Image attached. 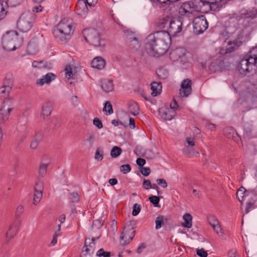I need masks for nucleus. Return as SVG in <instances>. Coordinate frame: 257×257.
I'll return each mask as SVG.
<instances>
[{"mask_svg": "<svg viewBox=\"0 0 257 257\" xmlns=\"http://www.w3.org/2000/svg\"><path fill=\"white\" fill-rule=\"evenodd\" d=\"M228 66V65L226 64L222 57L220 56L219 58L212 60L209 66V69L211 72L215 73L225 70Z\"/></svg>", "mask_w": 257, "mask_h": 257, "instance_id": "nucleus-11", "label": "nucleus"}, {"mask_svg": "<svg viewBox=\"0 0 257 257\" xmlns=\"http://www.w3.org/2000/svg\"><path fill=\"white\" fill-rule=\"evenodd\" d=\"M66 71V77L68 79L71 78L74 79V75L72 73V68L70 65L67 66L65 69Z\"/></svg>", "mask_w": 257, "mask_h": 257, "instance_id": "nucleus-51", "label": "nucleus"}, {"mask_svg": "<svg viewBox=\"0 0 257 257\" xmlns=\"http://www.w3.org/2000/svg\"><path fill=\"white\" fill-rule=\"evenodd\" d=\"M242 44V41L235 40L233 42L229 41L226 48L225 53H230L234 51L238 47Z\"/></svg>", "mask_w": 257, "mask_h": 257, "instance_id": "nucleus-29", "label": "nucleus"}, {"mask_svg": "<svg viewBox=\"0 0 257 257\" xmlns=\"http://www.w3.org/2000/svg\"><path fill=\"white\" fill-rule=\"evenodd\" d=\"M12 108L7 105L5 101L3 102L0 108V124L5 123L9 119Z\"/></svg>", "mask_w": 257, "mask_h": 257, "instance_id": "nucleus-18", "label": "nucleus"}, {"mask_svg": "<svg viewBox=\"0 0 257 257\" xmlns=\"http://www.w3.org/2000/svg\"><path fill=\"white\" fill-rule=\"evenodd\" d=\"M88 6L84 0L78 1L75 7V11L79 15H82L87 13Z\"/></svg>", "mask_w": 257, "mask_h": 257, "instance_id": "nucleus-25", "label": "nucleus"}, {"mask_svg": "<svg viewBox=\"0 0 257 257\" xmlns=\"http://www.w3.org/2000/svg\"><path fill=\"white\" fill-rule=\"evenodd\" d=\"M12 83L10 80H5L3 86L1 88L0 92V97L4 99V101H9L10 99H8L9 96V93L12 89Z\"/></svg>", "mask_w": 257, "mask_h": 257, "instance_id": "nucleus-19", "label": "nucleus"}, {"mask_svg": "<svg viewBox=\"0 0 257 257\" xmlns=\"http://www.w3.org/2000/svg\"><path fill=\"white\" fill-rule=\"evenodd\" d=\"M151 90L152 92L151 93V95L153 96H156L159 95L162 91V84L161 82H153L151 84Z\"/></svg>", "mask_w": 257, "mask_h": 257, "instance_id": "nucleus-30", "label": "nucleus"}, {"mask_svg": "<svg viewBox=\"0 0 257 257\" xmlns=\"http://www.w3.org/2000/svg\"><path fill=\"white\" fill-rule=\"evenodd\" d=\"M93 123L99 129L102 128L103 127L102 121L98 118H95L93 119Z\"/></svg>", "mask_w": 257, "mask_h": 257, "instance_id": "nucleus-58", "label": "nucleus"}, {"mask_svg": "<svg viewBox=\"0 0 257 257\" xmlns=\"http://www.w3.org/2000/svg\"><path fill=\"white\" fill-rule=\"evenodd\" d=\"M42 138L43 136L41 133L38 132L36 133L31 142L30 147L32 149H36L37 148L39 143L42 140Z\"/></svg>", "mask_w": 257, "mask_h": 257, "instance_id": "nucleus-32", "label": "nucleus"}, {"mask_svg": "<svg viewBox=\"0 0 257 257\" xmlns=\"http://www.w3.org/2000/svg\"><path fill=\"white\" fill-rule=\"evenodd\" d=\"M171 41V37L167 32L157 31L147 37L145 49L149 55L159 57L166 53Z\"/></svg>", "mask_w": 257, "mask_h": 257, "instance_id": "nucleus-1", "label": "nucleus"}, {"mask_svg": "<svg viewBox=\"0 0 257 257\" xmlns=\"http://www.w3.org/2000/svg\"><path fill=\"white\" fill-rule=\"evenodd\" d=\"M140 172L144 176H148L151 173V169L149 167H142Z\"/></svg>", "mask_w": 257, "mask_h": 257, "instance_id": "nucleus-57", "label": "nucleus"}, {"mask_svg": "<svg viewBox=\"0 0 257 257\" xmlns=\"http://www.w3.org/2000/svg\"><path fill=\"white\" fill-rule=\"evenodd\" d=\"M85 41L94 47L103 46V41L100 38L99 32L95 29H86L83 31Z\"/></svg>", "mask_w": 257, "mask_h": 257, "instance_id": "nucleus-5", "label": "nucleus"}, {"mask_svg": "<svg viewBox=\"0 0 257 257\" xmlns=\"http://www.w3.org/2000/svg\"><path fill=\"white\" fill-rule=\"evenodd\" d=\"M184 51L182 49H176L171 52L170 57L178 61L182 69H186L190 67V63Z\"/></svg>", "mask_w": 257, "mask_h": 257, "instance_id": "nucleus-7", "label": "nucleus"}, {"mask_svg": "<svg viewBox=\"0 0 257 257\" xmlns=\"http://www.w3.org/2000/svg\"><path fill=\"white\" fill-rule=\"evenodd\" d=\"M163 196H151L149 197V200L155 207H159V202L160 198H162Z\"/></svg>", "mask_w": 257, "mask_h": 257, "instance_id": "nucleus-44", "label": "nucleus"}, {"mask_svg": "<svg viewBox=\"0 0 257 257\" xmlns=\"http://www.w3.org/2000/svg\"><path fill=\"white\" fill-rule=\"evenodd\" d=\"M239 19L250 20L257 18V9L252 8L248 10H241L239 13Z\"/></svg>", "mask_w": 257, "mask_h": 257, "instance_id": "nucleus-20", "label": "nucleus"}, {"mask_svg": "<svg viewBox=\"0 0 257 257\" xmlns=\"http://www.w3.org/2000/svg\"><path fill=\"white\" fill-rule=\"evenodd\" d=\"M103 111L106 112L107 114H111L113 113V109L111 103L109 101H106L104 105Z\"/></svg>", "mask_w": 257, "mask_h": 257, "instance_id": "nucleus-46", "label": "nucleus"}, {"mask_svg": "<svg viewBox=\"0 0 257 257\" xmlns=\"http://www.w3.org/2000/svg\"><path fill=\"white\" fill-rule=\"evenodd\" d=\"M192 2H188L184 3L180 9V14L187 17L193 16V12L191 11L193 8V6L191 4Z\"/></svg>", "mask_w": 257, "mask_h": 257, "instance_id": "nucleus-21", "label": "nucleus"}, {"mask_svg": "<svg viewBox=\"0 0 257 257\" xmlns=\"http://www.w3.org/2000/svg\"><path fill=\"white\" fill-rule=\"evenodd\" d=\"M32 66L35 68L49 69L48 64L46 62L43 60L34 61L32 63Z\"/></svg>", "mask_w": 257, "mask_h": 257, "instance_id": "nucleus-37", "label": "nucleus"}, {"mask_svg": "<svg viewBox=\"0 0 257 257\" xmlns=\"http://www.w3.org/2000/svg\"><path fill=\"white\" fill-rule=\"evenodd\" d=\"M155 223V227L156 229H158L162 227L164 223V219L163 216L162 215L158 216L156 219Z\"/></svg>", "mask_w": 257, "mask_h": 257, "instance_id": "nucleus-45", "label": "nucleus"}, {"mask_svg": "<svg viewBox=\"0 0 257 257\" xmlns=\"http://www.w3.org/2000/svg\"><path fill=\"white\" fill-rule=\"evenodd\" d=\"M56 78L55 74L52 73H48L42 78L37 80L36 84L37 86H42L44 84H49L52 80Z\"/></svg>", "mask_w": 257, "mask_h": 257, "instance_id": "nucleus-24", "label": "nucleus"}, {"mask_svg": "<svg viewBox=\"0 0 257 257\" xmlns=\"http://www.w3.org/2000/svg\"><path fill=\"white\" fill-rule=\"evenodd\" d=\"M27 52L29 55H35L38 52V43L36 39H32L28 44Z\"/></svg>", "mask_w": 257, "mask_h": 257, "instance_id": "nucleus-26", "label": "nucleus"}, {"mask_svg": "<svg viewBox=\"0 0 257 257\" xmlns=\"http://www.w3.org/2000/svg\"><path fill=\"white\" fill-rule=\"evenodd\" d=\"M136 222L134 220L130 221L126 224L124 227V229L122 232H124L125 234L128 235L127 239H125L123 241H120V244L122 245H126L128 244L130 242L133 240L135 235Z\"/></svg>", "mask_w": 257, "mask_h": 257, "instance_id": "nucleus-10", "label": "nucleus"}, {"mask_svg": "<svg viewBox=\"0 0 257 257\" xmlns=\"http://www.w3.org/2000/svg\"><path fill=\"white\" fill-rule=\"evenodd\" d=\"M257 66V49H251L240 61L237 63V68L239 73L246 76L251 72Z\"/></svg>", "mask_w": 257, "mask_h": 257, "instance_id": "nucleus-3", "label": "nucleus"}, {"mask_svg": "<svg viewBox=\"0 0 257 257\" xmlns=\"http://www.w3.org/2000/svg\"><path fill=\"white\" fill-rule=\"evenodd\" d=\"M143 186L144 189L148 190L152 187V184L150 180L144 179L143 183Z\"/></svg>", "mask_w": 257, "mask_h": 257, "instance_id": "nucleus-60", "label": "nucleus"}, {"mask_svg": "<svg viewBox=\"0 0 257 257\" xmlns=\"http://www.w3.org/2000/svg\"><path fill=\"white\" fill-rule=\"evenodd\" d=\"M69 199L72 202H77L79 200V196L77 193L72 192L70 193Z\"/></svg>", "mask_w": 257, "mask_h": 257, "instance_id": "nucleus-54", "label": "nucleus"}, {"mask_svg": "<svg viewBox=\"0 0 257 257\" xmlns=\"http://www.w3.org/2000/svg\"><path fill=\"white\" fill-rule=\"evenodd\" d=\"M128 111L130 113L134 116L139 114V107L137 102L132 101L128 105Z\"/></svg>", "mask_w": 257, "mask_h": 257, "instance_id": "nucleus-34", "label": "nucleus"}, {"mask_svg": "<svg viewBox=\"0 0 257 257\" xmlns=\"http://www.w3.org/2000/svg\"><path fill=\"white\" fill-rule=\"evenodd\" d=\"M35 21L34 14L29 12L23 13L17 22V27L23 32L29 31Z\"/></svg>", "mask_w": 257, "mask_h": 257, "instance_id": "nucleus-6", "label": "nucleus"}, {"mask_svg": "<svg viewBox=\"0 0 257 257\" xmlns=\"http://www.w3.org/2000/svg\"><path fill=\"white\" fill-rule=\"evenodd\" d=\"M208 4L209 0H195L191 3L194 11L203 13H207Z\"/></svg>", "mask_w": 257, "mask_h": 257, "instance_id": "nucleus-16", "label": "nucleus"}, {"mask_svg": "<svg viewBox=\"0 0 257 257\" xmlns=\"http://www.w3.org/2000/svg\"><path fill=\"white\" fill-rule=\"evenodd\" d=\"M43 183L38 180L34 186V194L33 200V204L34 205H37L41 201L43 196Z\"/></svg>", "mask_w": 257, "mask_h": 257, "instance_id": "nucleus-14", "label": "nucleus"}, {"mask_svg": "<svg viewBox=\"0 0 257 257\" xmlns=\"http://www.w3.org/2000/svg\"><path fill=\"white\" fill-rule=\"evenodd\" d=\"M191 84L192 81L188 78L182 82L179 93L181 96L187 97L191 94L192 92Z\"/></svg>", "mask_w": 257, "mask_h": 257, "instance_id": "nucleus-17", "label": "nucleus"}, {"mask_svg": "<svg viewBox=\"0 0 257 257\" xmlns=\"http://www.w3.org/2000/svg\"><path fill=\"white\" fill-rule=\"evenodd\" d=\"M91 65L92 67L101 70L104 67L105 61L101 57H96L92 60Z\"/></svg>", "mask_w": 257, "mask_h": 257, "instance_id": "nucleus-28", "label": "nucleus"}, {"mask_svg": "<svg viewBox=\"0 0 257 257\" xmlns=\"http://www.w3.org/2000/svg\"><path fill=\"white\" fill-rule=\"evenodd\" d=\"M102 89L106 92L112 91L113 89V84L111 80H103L101 81Z\"/></svg>", "mask_w": 257, "mask_h": 257, "instance_id": "nucleus-31", "label": "nucleus"}, {"mask_svg": "<svg viewBox=\"0 0 257 257\" xmlns=\"http://www.w3.org/2000/svg\"><path fill=\"white\" fill-rule=\"evenodd\" d=\"M197 254L200 257H207L208 254L203 248L197 249L196 250Z\"/></svg>", "mask_w": 257, "mask_h": 257, "instance_id": "nucleus-59", "label": "nucleus"}, {"mask_svg": "<svg viewBox=\"0 0 257 257\" xmlns=\"http://www.w3.org/2000/svg\"><path fill=\"white\" fill-rule=\"evenodd\" d=\"M53 104L52 102L48 101L45 103L42 107L41 116L44 120H47L53 109Z\"/></svg>", "mask_w": 257, "mask_h": 257, "instance_id": "nucleus-22", "label": "nucleus"}, {"mask_svg": "<svg viewBox=\"0 0 257 257\" xmlns=\"http://www.w3.org/2000/svg\"><path fill=\"white\" fill-rule=\"evenodd\" d=\"M244 131L246 136L248 137L251 136L252 125L249 123H245L244 125Z\"/></svg>", "mask_w": 257, "mask_h": 257, "instance_id": "nucleus-48", "label": "nucleus"}, {"mask_svg": "<svg viewBox=\"0 0 257 257\" xmlns=\"http://www.w3.org/2000/svg\"><path fill=\"white\" fill-rule=\"evenodd\" d=\"M99 237L97 238H92L91 242L89 243V245H87V240H90V238H86L84 246L83 247H85V251L86 253L89 254H93L94 252L95 249V240L98 239Z\"/></svg>", "mask_w": 257, "mask_h": 257, "instance_id": "nucleus-27", "label": "nucleus"}, {"mask_svg": "<svg viewBox=\"0 0 257 257\" xmlns=\"http://www.w3.org/2000/svg\"><path fill=\"white\" fill-rule=\"evenodd\" d=\"M172 18L170 16H165L159 19L157 23V26L160 29H163L165 28L169 24L170 25V21H172Z\"/></svg>", "mask_w": 257, "mask_h": 257, "instance_id": "nucleus-33", "label": "nucleus"}, {"mask_svg": "<svg viewBox=\"0 0 257 257\" xmlns=\"http://www.w3.org/2000/svg\"><path fill=\"white\" fill-rule=\"evenodd\" d=\"M120 170L123 174H126L131 171V167L129 164L123 165L120 166Z\"/></svg>", "mask_w": 257, "mask_h": 257, "instance_id": "nucleus-56", "label": "nucleus"}, {"mask_svg": "<svg viewBox=\"0 0 257 257\" xmlns=\"http://www.w3.org/2000/svg\"><path fill=\"white\" fill-rule=\"evenodd\" d=\"M156 182L158 185H160L163 188H165L167 187V183L164 179H158Z\"/></svg>", "mask_w": 257, "mask_h": 257, "instance_id": "nucleus-61", "label": "nucleus"}, {"mask_svg": "<svg viewBox=\"0 0 257 257\" xmlns=\"http://www.w3.org/2000/svg\"><path fill=\"white\" fill-rule=\"evenodd\" d=\"M221 36L223 39L227 40L230 37V33L225 29L222 32Z\"/></svg>", "mask_w": 257, "mask_h": 257, "instance_id": "nucleus-64", "label": "nucleus"}, {"mask_svg": "<svg viewBox=\"0 0 257 257\" xmlns=\"http://www.w3.org/2000/svg\"><path fill=\"white\" fill-rule=\"evenodd\" d=\"M182 21L176 18H172L170 22L168 31H167L171 35L175 36L177 33H180L182 30Z\"/></svg>", "mask_w": 257, "mask_h": 257, "instance_id": "nucleus-13", "label": "nucleus"}, {"mask_svg": "<svg viewBox=\"0 0 257 257\" xmlns=\"http://www.w3.org/2000/svg\"><path fill=\"white\" fill-rule=\"evenodd\" d=\"M122 153L121 149L117 146L113 147L110 152V155L112 158H115L118 157Z\"/></svg>", "mask_w": 257, "mask_h": 257, "instance_id": "nucleus-43", "label": "nucleus"}, {"mask_svg": "<svg viewBox=\"0 0 257 257\" xmlns=\"http://www.w3.org/2000/svg\"><path fill=\"white\" fill-rule=\"evenodd\" d=\"M73 31L74 29L71 22L68 19H64L54 28L53 34L58 43L64 44L70 39Z\"/></svg>", "mask_w": 257, "mask_h": 257, "instance_id": "nucleus-2", "label": "nucleus"}, {"mask_svg": "<svg viewBox=\"0 0 257 257\" xmlns=\"http://www.w3.org/2000/svg\"><path fill=\"white\" fill-rule=\"evenodd\" d=\"M103 151L100 148H97L95 154L94 158L98 161H100L103 159Z\"/></svg>", "mask_w": 257, "mask_h": 257, "instance_id": "nucleus-50", "label": "nucleus"}, {"mask_svg": "<svg viewBox=\"0 0 257 257\" xmlns=\"http://www.w3.org/2000/svg\"><path fill=\"white\" fill-rule=\"evenodd\" d=\"M188 145L183 150V154L187 156H197L199 155L197 151L192 149V147L195 145V141L194 138L188 137L186 140Z\"/></svg>", "mask_w": 257, "mask_h": 257, "instance_id": "nucleus-15", "label": "nucleus"}, {"mask_svg": "<svg viewBox=\"0 0 257 257\" xmlns=\"http://www.w3.org/2000/svg\"><path fill=\"white\" fill-rule=\"evenodd\" d=\"M21 225V220L16 219L9 226L6 233V242L8 243L18 233Z\"/></svg>", "mask_w": 257, "mask_h": 257, "instance_id": "nucleus-12", "label": "nucleus"}, {"mask_svg": "<svg viewBox=\"0 0 257 257\" xmlns=\"http://www.w3.org/2000/svg\"><path fill=\"white\" fill-rule=\"evenodd\" d=\"M96 255L99 257H110L111 252L105 251L103 248H100L97 251Z\"/></svg>", "mask_w": 257, "mask_h": 257, "instance_id": "nucleus-49", "label": "nucleus"}, {"mask_svg": "<svg viewBox=\"0 0 257 257\" xmlns=\"http://www.w3.org/2000/svg\"><path fill=\"white\" fill-rule=\"evenodd\" d=\"M208 6L207 7V12L209 11L214 12L219 11L226 4V2H222L219 0H209Z\"/></svg>", "mask_w": 257, "mask_h": 257, "instance_id": "nucleus-23", "label": "nucleus"}, {"mask_svg": "<svg viewBox=\"0 0 257 257\" xmlns=\"http://www.w3.org/2000/svg\"><path fill=\"white\" fill-rule=\"evenodd\" d=\"M224 135H226V137L228 139H234V135H237V134L235 132V130L231 127H227L223 131Z\"/></svg>", "mask_w": 257, "mask_h": 257, "instance_id": "nucleus-40", "label": "nucleus"}, {"mask_svg": "<svg viewBox=\"0 0 257 257\" xmlns=\"http://www.w3.org/2000/svg\"><path fill=\"white\" fill-rule=\"evenodd\" d=\"M126 43L130 49L134 51L137 50L140 47V44L137 38Z\"/></svg>", "mask_w": 257, "mask_h": 257, "instance_id": "nucleus-42", "label": "nucleus"}, {"mask_svg": "<svg viewBox=\"0 0 257 257\" xmlns=\"http://www.w3.org/2000/svg\"><path fill=\"white\" fill-rule=\"evenodd\" d=\"M141 210V206L137 203H135L133 205L132 215L133 216H137V215L139 214Z\"/></svg>", "mask_w": 257, "mask_h": 257, "instance_id": "nucleus-55", "label": "nucleus"}, {"mask_svg": "<svg viewBox=\"0 0 257 257\" xmlns=\"http://www.w3.org/2000/svg\"><path fill=\"white\" fill-rule=\"evenodd\" d=\"M21 43L18 33L15 31L7 32L2 39L3 48L7 51L15 50L20 47Z\"/></svg>", "mask_w": 257, "mask_h": 257, "instance_id": "nucleus-4", "label": "nucleus"}, {"mask_svg": "<svg viewBox=\"0 0 257 257\" xmlns=\"http://www.w3.org/2000/svg\"><path fill=\"white\" fill-rule=\"evenodd\" d=\"M193 31L197 35L202 33L208 27V22L204 15L195 18L193 21Z\"/></svg>", "mask_w": 257, "mask_h": 257, "instance_id": "nucleus-9", "label": "nucleus"}, {"mask_svg": "<svg viewBox=\"0 0 257 257\" xmlns=\"http://www.w3.org/2000/svg\"><path fill=\"white\" fill-rule=\"evenodd\" d=\"M23 0H7L5 3H7V6L9 5L11 7H15L20 5Z\"/></svg>", "mask_w": 257, "mask_h": 257, "instance_id": "nucleus-52", "label": "nucleus"}, {"mask_svg": "<svg viewBox=\"0 0 257 257\" xmlns=\"http://www.w3.org/2000/svg\"><path fill=\"white\" fill-rule=\"evenodd\" d=\"M24 211V208L23 205H19L16 211V219H20L21 215L23 213Z\"/></svg>", "mask_w": 257, "mask_h": 257, "instance_id": "nucleus-53", "label": "nucleus"}, {"mask_svg": "<svg viewBox=\"0 0 257 257\" xmlns=\"http://www.w3.org/2000/svg\"><path fill=\"white\" fill-rule=\"evenodd\" d=\"M156 74L160 79H165L167 78L169 75L168 71L162 68H159L157 71Z\"/></svg>", "mask_w": 257, "mask_h": 257, "instance_id": "nucleus-39", "label": "nucleus"}, {"mask_svg": "<svg viewBox=\"0 0 257 257\" xmlns=\"http://www.w3.org/2000/svg\"><path fill=\"white\" fill-rule=\"evenodd\" d=\"M247 191L243 187H241L236 192V197L238 198V200L241 202V200H240V197H239V195L240 193L242 194H245Z\"/></svg>", "mask_w": 257, "mask_h": 257, "instance_id": "nucleus-62", "label": "nucleus"}, {"mask_svg": "<svg viewBox=\"0 0 257 257\" xmlns=\"http://www.w3.org/2000/svg\"><path fill=\"white\" fill-rule=\"evenodd\" d=\"M208 221L211 226L215 227L216 225H218L219 222L218 220L213 215H209L207 217Z\"/></svg>", "mask_w": 257, "mask_h": 257, "instance_id": "nucleus-47", "label": "nucleus"}, {"mask_svg": "<svg viewBox=\"0 0 257 257\" xmlns=\"http://www.w3.org/2000/svg\"><path fill=\"white\" fill-rule=\"evenodd\" d=\"M213 228L215 231L216 233L218 234L219 235L222 236L223 234L222 229L221 228L219 224H218V225H216L215 227H213Z\"/></svg>", "mask_w": 257, "mask_h": 257, "instance_id": "nucleus-63", "label": "nucleus"}, {"mask_svg": "<svg viewBox=\"0 0 257 257\" xmlns=\"http://www.w3.org/2000/svg\"><path fill=\"white\" fill-rule=\"evenodd\" d=\"M48 165L49 163H41L39 167L38 171L39 176L40 177H44L46 175Z\"/></svg>", "mask_w": 257, "mask_h": 257, "instance_id": "nucleus-38", "label": "nucleus"}, {"mask_svg": "<svg viewBox=\"0 0 257 257\" xmlns=\"http://www.w3.org/2000/svg\"><path fill=\"white\" fill-rule=\"evenodd\" d=\"M123 33L125 35L126 43L131 42L132 40L137 38L135 36V33L128 30H124Z\"/></svg>", "mask_w": 257, "mask_h": 257, "instance_id": "nucleus-41", "label": "nucleus"}, {"mask_svg": "<svg viewBox=\"0 0 257 257\" xmlns=\"http://www.w3.org/2000/svg\"><path fill=\"white\" fill-rule=\"evenodd\" d=\"M184 222L182 223V226L187 228H190L192 227V217L190 214L185 213L183 216Z\"/></svg>", "mask_w": 257, "mask_h": 257, "instance_id": "nucleus-35", "label": "nucleus"}, {"mask_svg": "<svg viewBox=\"0 0 257 257\" xmlns=\"http://www.w3.org/2000/svg\"><path fill=\"white\" fill-rule=\"evenodd\" d=\"M7 9V3H5V1H0V20L6 16L8 13Z\"/></svg>", "mask_w": 257, "mask_h": 257, "instance_id": "nucleus-36", "label": "nucleus"}, {"mask_svg": "<svg viewBox=\"0 0 257 257\" xmlns=\"http://www.w3.org/2000/svg\"><path fill=\"white\" fill-rule=\"evenodd\" d=\"M173 103L170 104V108L161 107L159 109V113L162 118L165 120H171L175 116V110L178 107L176 100H173Z\"/></svg>", "mask_w": 257, "mask_h": 257, "instance_id": "nucleus-8", "label": "nucleus"}]
</instances>
